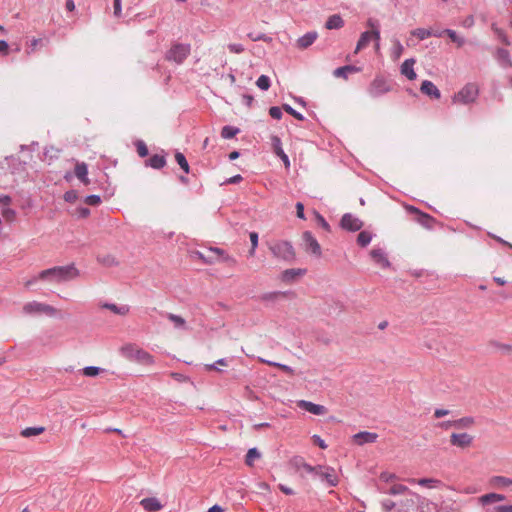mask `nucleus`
Masks as SVG:
<instances>
[{
    "label": "nucleus",
    "mask_w": 512,
    "mask_h": 512,
    "mask_svg": "<svg viewBox=\"0 0 512 512\" xmlns=\"http://www.w3.org/2000/svg\"><path fill=\"white\" fill-rule=\"evenodd\" d=\"M80 272L72 263L65 266H54L39 272L41 281L59 284L71 281L79 276Z\"/></svg>",
    "instance_id": "obj_1"
},
{
    "label": "nucleus",
    "mask_w": 512,
    "mask_h": 512,
    "mask_svg": "<svg viewBox=\"0 0 512 512\" xmlns=\"http://www.w3.org/2000/svg\"><path fill=\"white\" fill-rule=\"evenodd\" d=\"M191 45L188 43H172L171 47L165 53V60L181 65L190 55Z\"/></svg>",
    "instance_id": "obj_2"
},
{
    "label": "nucleus",
    "mask_w": 512,
    "mask_h": 512,
    "mask_svg": "<svg viewBox=\"0 0 512 512\" xmlns=\"http://www.w3.org/2000/svg\"><path fill=\"white\" fill-rule=\"evenodd\" d=\"M269 249L274 257L291 263L296 259V253L293 245L289 241H277L270 244Z\"/></svg>",
    "instance_id": "obj_3"
},
{
    "label": "nucleus",
    "mask_w": 512,
    "mask_h": 512,
    "mask_svg": "<svg viewBox=\"0 0 512 512\" xmlns=\"http://www.w3.org/2000/svg\"><path fill=\"white\" fill-rule=\"evenodd\" d=\"M367 26L370 27L372 31H365L360 35L356 45L355 53H358L360 50L365 48L372 38L375 39L377 44L380 40V25L378 20L369 18L367 21Z\"/></svg>",
    "instance_id": "obj_4"
},
{
    "label": "nucleus",
    "mask_w": 512,
    "mask_h": 512,
    "mask_svg": "<svg viewBox=\"0 0 512 512\" xmlns=\"http://www.w3.org/2000/svg\"><path fill=\"white\" fill-rule=\"evenodd\" d=\"M23 313L26 315H40L45 314L47 316L53 317L57 314V309L53 306L41 303L38 301L27 302L23 306Z\"/></svg>",
    "instance_id": "obj_5"
},
{
    "label": "nucleus",
    "mask_w": 512,
    "mask_h": 512,
    "mask_svg": "<svg viewBox=\"0 0 512 512\" xmlns=\"http://www.w3.org/2000/svg\"><path fill=\"white\" fill-rule=\"evenodd\" d=\"M479 95V87L475 83H467L457 94L453 97V102L462 104L473 103Z\"/></svg>",
    "instance_id": "obj_6"
},
{
    "label": "nucleus",
    "mask_w": 512,
    "mask_h": 512,
    "mask_svg": "<svg viewBox=\"0 0 512 512\" xmlns=\"http://www.w3.org/2000/svg\"><path fill=\"white\" fill-rule=\"evenodd\" d=\"M389 91H391V84L381 75H377L368 88V93L373 98H378Z\"/></svg>",
    "instance_id": "obj_7"
},
{
    "label": "nucleus",
    "mask_w": 512,
    "mask_h": 512,
    "mask_svg": "<svg viewBox=\"0 0 512 512\" xmlns=\"http://www.w3.org/2000/svg\"><path fill=\"white\" fill-rule=\"evenodd\" d=\"M402 497L403 498L398 501V512H414L420 502L421 497L410 490L407 491Z\"/></svg>",
    "instance_id": "obj_8"
},
{
    "label": "nucleus",
    "mask_w": 512,
    "mask_h": 512,
    "mask_svg": "<svg viewBox=\"0 0 512 512\" xmlns=\"http://www.w3.org/2000/svg\"><path fill=\"white\" fill-rule=\"evenodd\" d=\"M319 468L314 472L313 476L318 477L322 482H325L329 487H334L338 484V477L335 469L329 466L317 465Z\"/></svg>",
    "instance_id": "obj_9"
},
{
    "label": "nucleus",
    "mask_w": 512,
    "mask_h": 512,
    "mask_svg": "<svg viewBox=\"0 0 512 512\" xmlns=\"http://www.w3.org/2000/svg\"><path fill=\"white\" fill-rule=\"evenodd\" d=\"M302 238L304 241L305 250L316 257H320L322 254L321 246L313 234L310 231H305L302 235Z\"/></svg>",
    "instance_id": "obj_10"
},
{
    "label": "nucleus",
    "mask_w": 512,
    "mask_h": 512,
    "mask_svg": "<svg viewBox=\"0 0 512 512\" xmlns=\"http://www.w3.org/2000/svg\"><path fill=\"white\" fill-rule=\"evenodd\" d=\"M340 226L344 230L356 232L361 230L363 227V222L351 213H345L340 220Z\"/></svg>",
    "instance_id": "obj_11"
},
{
    "label": "nucleus",
    "mask_w": 512,
    "mask_h": 512,
    "mask_svg": "<svg viewBox=\"0 0 512 512\" xmlns=\"http://www.w3.org/2000/svg\"><path fill=\"white\" fill-rule=\"evenodd\" d=\"M297 407L305 410L313 415H325L327 413V408L320 404H315L313 402L307 400H298Z\"/></svg>",
    "instance_id": "obj_12"
},
{
    "label": "nucleus",
    "mask_w": 512,
    "mask_h": 512,
    "mask_svg": "<svg viewBox=\"0 0 512 512\" xmlns=\"http://www.w3.org/2000/svg\"><path fill=\"white\" fill-rule=\"evenodd\" d=\"M473 442V437L468 433H452L450 436V444L458 448H467Z\"/></svg>",
    "instance_id": "obj_13"
},
{
    "label": "nucleus",
    "mask_w": 512,
    "mask_h": 512,
    "mask_svg": "<svg viewBox=\"0 0 512 512\" xmlns=\"http://www.w3.org/2000/svg\"><path fill=\"white\" fill-rule=\"evenodd\" d=\"M370 256L373 261L381 268H390L391 263L387 257V253L382 248H374L370 251Z\"/></svg>",
    "instance_id": "obj_14"
},
{
    "label": "nucleus",
    "mask_w": 512,
    "mask_h": 512,
    "mask_svg": "<svg viewBox=\"0 0 512 512\" xmlns=\"http://www.w3.org/2000/svg\"><path fill=\"white\" fill-rule=\"evenodd\" d=\"M271 145L273 152L282 160L283 164L286 167L290 166V160L288 155L284 152L282 148V142L281 139L277 135L271 136Z\"/></svg>",
    "instance_id": "obj_15"
},
{
    "label": "nucleus",
    "mask_w": 512,
    "mask_h": 512,
    "mask_svg": "<svg viewBox=\"0 0 512 512\" xmlns=\"http://www.w3.org/2000/svg\"><path fill=\"white\" fill-rule=\"evenodd\" d=\"M420 91L429 96L432 99H439L441 97V92L437 88V86L430 80H424L421 83Z\"/></svg>",
    "instance_id": "obj_16"
},
{
    "label": "nucleus",
    "mask_w": 512,
    "mask_h": 512,
    "mask_svg": "<svg viewBox=\"0 0 512 512\" xmlns=\"http://www.w3.org/2000/svg\"><path fill=\"white\" fill-rule=\"evenodd\" d=\"M409 211L411 213H414V214H417L418 217H417V221L424 227L426 228H431L432 227V224L434 223L435 219L430 216L429 214L427 213H424L422 211H420L418 208L414 207V206H411L409 208Z\"/></svg>",
    "instance_id": "obj_17"
},
{
    "label": "nucleus",
    "mask_w": 512,
    "mask_h": 512,
    "mask_svg": "<svg viewBox=\"0 0 512 512\" xmlns=\"http://www.w3.org/2000/svg\"><path fill=\"white\" fill-rule=\"evenodd\" d=\"M353 438L358 445H364L366 443H374L377 440L378 435L373 432L361 431L355 434Z\"/></svg>",
    "instance_id": "obj_18"
},
{
    "label": "nucleus",
    "mask_w": 512,
    "mask_h": 512,
    "mask_svg": "<svg viewBox=\"0 0 512 512\" xmlns=\"http://www.w3.org/2000/svg\"><path fill=\"white\" fill-rule=\"evenodd\" d=\"M415 64V59L410 58L406 59L401 65V74L406 76L409 80H415L417 74L413 68Z\"/></svg>",
    "instance_id": "obj_19"
},
{
    "label": "nucleus",
    "mask_w": 512,
    "mask_h": 512,
    "mask_svg": "<svg viewBox=\"0 0 512 512\" xmlns=\"http://www.w3.org/2000/svg\"><path fill=\"white\" fill-rule=\"evenodd\" d=\"M495 58L503 68L512 67V60L508 50L498 48L495 53Z\"/></svg>",
    "instance_id": "obj_20"
},
{
    "label": "nucleus",
    "mask_w": 512,
    "mask_h": 512,
    "mask_svg": "<svg viewBox=\"0 0 512 512\" xmlns=\"http://www.w3.org/2000/svg\"><path fill=\"white\" fill-rule=\"evenodd\" d=\"M166 163L167 162L164 155L154 154L145 161V166L159 170L165 167Z\"/></svg>",
    "instance_id": "obj_21"
},
{
    "label": "nucleus",
    "mask_w": 512,
    "mask_h": 512,
    "mask_svg": "<svg viewBox=\"0 0 512 512\" xmlns=\"http://www.w3.org/2000/svg\"><path fill=\"white\" fill-rule=\"evenodd\" d=\"M141 506L149 512H156L162 508L160 501L155 497H147L140 501Z\"/></svg>",
    "instance_id": "obj_22"
},
{
    "label": "nucleus",
    "mask_w": 512,
    "mask_h": 512,
    "mask_svg": "<svg viewBox=\"0 0 512 512\" xmlns=\"http://www.w3.org/2000/svg\"><path fill=\"white\" fill-rule=\"evenodd\" d=\"M317 36L318 34L315 31L307 32L297 40V46L301 49H306L315 42Z\"/></svg>",
    "instance_id": "obj_23"
},
{
    "label": "nucleus",
    "mask_w": 512,
    "mask_h": 512,
    "mask_svg": "<svg viewBox=\"0 0 512 512\" xmlns=\"http://www.w3.org/2000/svg\"><path fill=\"white\" fill-rule=\"evenodd\" d=\"M489 484L495 489H504L512 485V479L505 476H492L489 480Z\"/></svg>",
    "instance_id": "obj_24"
},
{
    "label": "nucleus",
    "mask_w": 512,
    "mask_h": 512,
    "mask_svg": "<svg viewBox=\"0 0 512 512\" xmlns=\"http://www.w3.org/2000/svg\"><path fill=\"white\" fill-rule=\"evenodd\" d=\"M360 71V68L355 65H345L336 68L333 71V75L335 77H342L344 79H347L350 74L357 73Z\"/></svg>",
    "instance_id": "obj_25"
},
{
    "label": "nucleus",
    "mask_w": 512,
    "mask_h": 512,
    "mask_svg": "<svg viewBox=\"0 0 512 512\" xmlns=\"http://www.w3.org/2000/svg\"><path fill=\"white\" fill-rule=\"evenodd\" d=\"M505 499H506L505 495L499 494V493H495V492H491V493H487V494L482 495L479 498V502L483 506H485V505H489V504H492V503H495V502L504 501Z\"/></svg>",
    "instance_id": "obj_26"
},
{
    "label": "nucleus",
    "mask_w": 512,
    "mask_h": 512,
    "mask_svg": "<svg viewBox=\"0 0 512 512\" xmlns=\"http://www.w3.org/2000/svg\"><path fill=\"white\" fill-rule=\"evenodd\" d=\"M133 360L144 365L154 364V357L145 350L140 348L138 349V351H135Z\"/></svg>",
    "instance_id": "obj_27"
},
{
    "label": "nucleus",
    "mask_w": 512,
    "mask_h": 512,
    "mask_svg": "<svg viewBox=\"0 0 512 512\" xmlns=\"http://www.w3.org/2000/svg\"><path fill=\"white\" fill-rule=\"evenodd\" d=\"M306 273V269L291 268L286 269L282 273V280L284 282H293L297 277L302 276Z\"/></svg>",
    "instance_id": "obj_28"
},
{
    "label": "nucleus",
    "mask_w": 512,
    "mask_h": 512,
    "mask_svg": "<svg viewBox=\"0 0 512 512\" xmlns=\"http://www.w3.org/2000/svg\"><path fill=\"white\" fill-rule=\"evenodd\" d=\"M75 175L76 177L85 185L89 183L88 175V166L86 163H77L75 166Z\"/></svg>",
    "instance_id": "obj_29"
},
{
    "label": "nucleus",
    "mask_w": 512,
    "mask_h": 512,
    "mask_svg": "<svg viewBox=\"0 0 512 512\" xmlns=\"http://www.w3.org/2000/svg\"><path fill=\"white\" fill-rule=\"evenodd\" d=\"M102 308L104 309H108L110 311H112L114 314H118V315H126L129 313L130 311V307L128 305H116L114 303H103L101 305Z\"/></svg>",
    "instance_id": "obj_30"
},
{
    "label": "nucleus",
    "mask_w": 512,
    "mask_h": 512,
    "mask_svg": "<svg viewBox=\"0 0 512 512\" xmlns=\"http://www.w3.org/2000/svg\"><path fill=\"white\" fill-rule=\"evenodd\" d=\"M343 26H344V20L342 19V17L339 14H334V15L330 16L325 23V27L329 30L340 29Z\"/></svg>",
    "instance_id": "obj_31"
},
{
    "label": "nucleus",
    "mask_w": 512,
    "mask_h": 512,
    "mask_svg": "<svg viewBox=\"0 0 512 512\" xmlns=\"http://www.w3.org/2000/svg\"><path fill=\"white\" fill-rule=\"evenodd\" d=\"M286 292L281 291H273V292H267L260 296V300L265 303H274L276 302L280 297H285Z\"/></svg>",
    "instance_id": "obj_32"
},
{
    "label": "nucleus",
    "mask_w": 512,
    "mask_h": 512,
    "mask_svg": "<svg viewBox=\"0 0 512 512\" xmlns=\"http://www.w3.org/2000/svg\"><path fill=\"white\" fill-rule=\"evenodd\" d=\"M489 345L498 351H500L504 355H509L512 353V345L511 344H504L496 340H491L489 342Z\"/></svg>",
    "instance_id": "obj_33"
},
{
    "label": "nucleus",
    "mask_w": 512,
    "mask_h": 512,
    "mask_svg": "<svg viewBox=\"0 0 512 512\" xmlns=\"http://www.w3.org/2000/svg\"><path fill=\"white\" fill-rule=\"evenodd\" d=\"M45 431V428L43 426H35V427H27L21 431V436L25 438H30L33 436L40 435Z\"/></svg>",
    "instance_id": "obj_34"
},
{
    "label": "nucleus",
    "mask_w": 512,
    "mask_h": 512,
    "mask_svg": "<svg viewBox=\"0 0 512 512\" xmlns=\"http://www.w3.org/2000/svg\"><path fill=\"white\" fill-rule=\"evenodd\" d=\"M373 235L371 232L363 230L357 236V244L361 247H366L372 240Z\"/></svg>",
    "instance_id": "obj_35"
},
{
    "label": "nucleus",
    "mask_w": 512,
    "mask_h": 512,
    "mask_svg": "<svg viewBox=\"0 0 512 512\" xmlns=\"http://www.w3.org/2000/svg\"><path fill=\"white\" fill-rule=\"evenodd\" d=\"M239 132V128L231 125H226L221 130V137L224 139H231L235 137Z\"/></svg>",
    "instance_id": "obj_36"
},
{
    "label": "nucleus",
    "mask_w": 512,
    "mask_h": 512,
    "mask_svg": "<svg viewBox=\"0 0 512 512\" xmlns=\"http://www.w3.org/2000/svg\"><path fill=\"white\" fill-rule=\"evenodd\" d=\"M175 160L177 164L180 166V168L188 174L190 172V166L189 163L185 157V155L179 151L175 153Z\"/></svg>",
    "instance_id": "obj_37"
},
{
    "label": "nucleus",
    "mask_w": 512,
    "mask_h": 512,
    "mask_svg": "<svg viewBox=\"0 0 512 512\" xmlns=\"http://www.w3.org/2000/svg\"><path fill=\"white\" fill-rule=\"evenodd\" d=\"M475 419L471 416H465L455 420L457 429H465L474 425Z\"/></svg>",
    "instance_id": "obj_38"
},
{
    "label": "nucleus",
    "mask_w": 512,
    "mask_h": 512,
    "mask_svg": "<svg viewBox=\"0 0 512 512\" xmlns=\"http://www.w3.org/2000/svg\"><path fill=\"white\" fill-rule=\"evenodd\" d=\"M444 32H446V35L450 38V40L457 44L458 47H462L465 44V39L461 36H459L456 31L452 29H444Z\"/></svg>",
    "instance_id": "obj_39"
},
{
    "label": "nucleus",
    "mask_w": 512,
    "mask_h": 512,
    "mask_svg": "<svg viewBox=\"0 0 512 512\" xmlns=\"http://www.w3.org/2000/svg\"><path fill=\"white\" fill-rule=\"evenodd\" d=\"M417 483L427 488H437L442 485V482L435 478H421L417 480Z\"/></svg>",
    "instance_id": "obj_40"
},
{
    "label": "nucleus",
    "mask_w": 512,
    "mask_h": 512,
    "mask_svg": "<svg viewBox=\"0 0 512 512\" xmlns=\"http://www.w3.org/2000/svg\"><path fill=\"white\" fill-rule=\"evenodd\" d=\"M138 349L139 348L133 344H126L121 348V354L129 360H133L135 351H138Z\"/></svg>",
    "instance_id": "obj_41"
},
{
    "label": "nucleus",
    "mask_w": 512,
    "mask_h": 512,
    "mask_svg": "<svg viewBox=\"0 0 512 512\" xmlns=\"http://www.w3.org/2000/svg\"><path fill=\"white\" fill-rule=\"evenodd\" d=\"M409 491V489L402 485V484H395L391 486L388 490H385L384 493L389 495H401L404 496V494Z\"/></svg>",
    "instance_id": "obj_42"
},
{
    "label": "nucleus",
    "mask_w": 512,
    "mask_h": 512,
    "mask_svg": "<svg viewBox=\"0 0 512 512\" xmlns=\"http://www.w3.org/2000/svg\"><path fill=\"white\" fill-rule=\"evenodd\" d=\"M261 454L257 448H250L246 454L245 463L251 466L255 459L260 458Z\"/></svg>",
    "instance_id": "obj_43"
},
{
    "label": "nucleus",
    "mask_w": 512,
    "mask_h": 512,
    "mask_svg": "<svg viewBox=\"0 0 512 512\" xmlns=\"http://www.w3.org/2000/svg\"><path fill=\"white\" fill-rule=\"evenodd\" d=\"M413 36H416L419 40H425L428 37L432 36V30L425 28H417L411 31Z\"/></svg>",
    "instance_id": "obj_44"
},
{
    "label": "nucleus",
    "mask_w": 512,
    "mask_h": 512,
    "mask_svg": "<svg viewBox=\"0 0 512 512\" xmlns=\"http://www.w3.org/2000/svg\"><path fill=\"white\" fill-rule=\"evenodd\" d=\"M248 38L254 42L256 41H264V42H271L272 41V37L268 36L267 34L265 33H255V32H250L247 34Z\"/></svg>",
    "instance_id": "obj_45"
},
{
    "label": "nucleus",
    "mask_w": 512,
    "mask_h": 512,
    "mask_svg": "<svg viewBox=\"0 0 512 512\" xmlns=\"http://www.w3.org/2000/svg\"><path fill=\"white\" fill-rule=\"evenodd\" d=\"M256 85L259 89L267 91L271 86V80L267 75H261L258 77Z\"/></svg>",
    "instance_id": "obj_46"
},
{
    "label": "nucleus",
    "mask_w": 512,
    "mask_h": 512,
    "mask_svg": "<svg viewBox=\"0 0 512 512\" xmlns=\"http://www.w3.org/2000/svg\"><path fill=\"white\" fill-rule=\"evenodd\" d=\"M404 47L401 42L397 39L393 41L392 56L394 59H398L403 54Z\"/></svg>",
    "instance_id": "obj_47"
},
{
    "label": "nucleus",
    "mask_w": 512,
    "mask_h": 512,
    "mask_svg": "<svg viewBox=\"0 0 512 512\" xmlns=\"http://www.w3.org/2000/svg\"><path fill=\"white\" fill-rule=\"evenodd\" d=\"M135 146L137 149V153L141 158H144L148 155V153H149L148 148L143 140H137L135 142Z\"/></svg>",
    "instance_id": "obj_48"
},
{
    "label": "nucleus",
    "mask_w": 512,
    "mask_h": 512,
    "mask_svg": "<svg viewBox=\"0 0 512 512\" xmlns=\"http://www.w3.org/2000/svg\"><path fill=\"white\" fill-rule=\"evenodd\" d=\"M282 108L284 111H286L288 114L293 116L295 119L299 121H303L305 117L300 112L296 111L293 107H291L289 104H283Z\"/></svg>",
    "instance_id": "obj_49"
},
{
    "label": "nucleus",
    "mask_w": 512,
    "mask_h": 512,
    "mask_svg": "<svg viewBox=\"0 0 512 512\" xmlns=\"http://www.w3.org/2000/svg\"><path fill=\"white\" fill-rule=\"evenodd\" d=\"M168 319L174 323L175 327L177 328H183L185 326V320L176 314L168 313L167 314Z\"/></svg>",
    "instance_id": "obj_50"
},
{
    "label": "nucleus",
    "mask_w": 512,
    "mask_h": 512,
    "mask_svg": "<svg viewBox=\"0 0 512 512\" xmlns=\"http://www.w3.org/2000/svg\"><path fill=\"white\" fill-rule=\"evenodd\" d=\"M249 238L251 241V249L249 250V254L253 256L255 254V250L258 247L259 236L257 232H250Z\"/></svg>",
    "instance_id": "obj_51"
},
{
    "label": "nucleus",
    "mask_w": 512,
    "mask_h": 512,
    "mask_svg": "<svg viewBox=\"0 0 512 512\" xmlns=\"http://www.w3.org/2000/svg\"><path fill=\"white\" fill-rule=\"evenodd\" d=\"M102 369L96 366H87L82 369V372L87 377H95L97 376Z\"/></svg>",
    "instance_id": "obj_52"
},
{
    "label": "nucleus",
    "mask_w": 512,
    "mask_h": 512,
    "mask_svg": "<svg viewBox=\"0 0 512 512\" xmlns=\"http://www.w3.org/2000/svg\"><path fill=\"white\" fill-rule=\"evenodd\" d=\"M314 213L318 225L321 226L324 230L330 231V225L326 219L319 212L315 211Z\"/></svg>",
    "instance_id": "obj_53"
},
{
    "label": "nucleus",
    "mask_w": 512,
    "mask_h": 512,
    "mask_svg": "<svg viewBox=\"0 0 512 512\" xmlns=\"http://www.w3.org/2000/svg\"><path fill=\"white\" fill-rule=\"evenodd\" d=\"M85 203L90 206H98L101 203L99 195L91 194L86 196Z\"/></svg>",
    "instance_id": "obj_54"
},
{
    "label": "nucleus",
    "mask_w": 512,
    "mask_h": 512,
    "mask_svg": "<svg viewBox=\"0 0 512 512\" xmlns=\"http://www.w3.org/2000/svg\"><path fill=\"white\" fill-rule=\"evenodd\" d=\"M2 216L7 221H13L16 217V211L12 208L6 207L2 209Z\"/></svg>",
    "instance_id": "obj_55"
},
{
    "label": "nucleus",
    "mask_w": 512,
    "mask_h": 512,
    "mask_svg": "<svg viewBox=\"0 0 512 512\" xmlns=\"http://www.w3.org/2000/svg\"><path fill=\"white\" fill-rule=\"evenodd\" d=\"M382 507H383V509L386 512L391 511L394 508L398 509V501H393V500H390V499H385V500L382 501Z\"/></svg>",
    "instance_id": "obj_56"
},
{
    "label": "nucleus",
    "mask_w": 512,
    "mask_h": 512,
    "mask_svg": "<svg viewBox=\"0 0 512 512\" xmlns=\"http://www.w3.org/2000/svg\"><path fill=\"white\" fill-rule=\"evenodd\" d=\"M298 461L301 462V469H304L308 474L313 475L314 472H317L319 468H316V466H312L304 461L303 458H298Z\"/></svg>",
    "instance_id": "obj_57"
},
{
    "label": "nucleus",
    "mask_w": 512,
    "mask_h": 512,
    "mask_svg": "<svg viewBox=\"0 0 512 512\" xmlns=\"http://www.w3.org/2000/svg\"><path fill=\"white\" fill-rule=\"evenodd\" d=\"M216 365L227 366V365H228V361H227V359H226V358L218 359L215 363L207 364V365H206V370H217V371H221L220 369H218V368L216 367Z\"/></svg>",
    "instance_id": "obj_58"
},
{
    "label": "nucleus",
    "mask_w": 512,
    "mask_h": 512,
    "mask_svg": "<svg viewBox=\"0 0 512 512\" xmlns=\"http://www.w3.org/2000/svg\"><path fill=\"white\" fill-rule=\"evenodd\" d=\"M269 115L276 120H280L282 118V110L278 106H272L269 108Z\"/></svg>",
    "instance_id": "obj_59"
},
{
    "label": "nucleus",
    "mask_w": 512,
    "mask_h": 512,
    "mask_svg": "<svg viewBox=\"0 0 512 512\" xmlns=\"http://www.w3.org/2000/svg\"><path fill=\"white\" fill-rule=\"evenodd\" d=\"M228 49L231 53H235V54H240L242 53L245 49H244V46L242 44H239V43H231L228 45Z\"/></svg>",
    "instance_id": "obj_60"
},
{
    "label": "nucleus",
    "mask_w": 512,
    "mask_h": 512,
    "mask_svg": "<svg viewBox=\"0 0 512 512\" xmlns=\"http://www.w3.org/2000/svg\"><path fill=\"white\" fill-rule=\"evenodd\" d=\"M77 198H78V195L75 190L66 191L64 194V200L69 203L76 201Z\"/></svg>",
    "instance_id": "obj_61"
},
{
    "label": "nucleus",
    "mask_w": 512,
    "mask_h": 512,
    "mask_svg": "<svg viewBox=\"0 0 512 512\" xmlns=\"http://www.w3.org/2000/svg\"><path fill=\"white\" fill-rule=\"evenodd\" d=\"M493 29L497 36L499 37V39L502 41V43H504L505 45H510V41L502 29L496 27H493Z\"/></svg>",
    "instance_id": "obj_62"
},
{
    "label": "nucleus",
    "mask_w": 512,
    "mask_h": 512,
    "mask_svg": "<svg viewBox=\"0 0 512 512\" xmlns=\"http://www.w3.org/2000/svg\"><path fill=\"white\" fill-rule=\"evenodd\" d=\"M113 8H114V16L121 17L122 15V1L121 0H113Z\"/></svg>",
    "instance_id": "obj_63"
},
{
    "label": "nucleus",
    "mask_w": 512,
    "mask_h": 512,
    "mask_svg": "<svg viewBox=\"0 0 512 512\" xmlns=\"http://www.w3.org/2000/svg\"><path fill=\"white\" fill-rule=\"evenodd\" d=\"M492 512H512V505L495 506Z\"/></svg>",
    "instance_id": "obj_64"
}]
</instances>
